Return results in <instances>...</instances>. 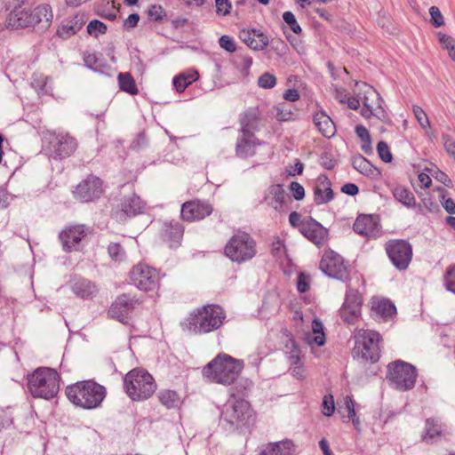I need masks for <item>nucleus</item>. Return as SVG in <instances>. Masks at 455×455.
Returning a JSON list of instances; mask_svg holds the SVG:
<instances>
[{
    "label": "nucleus",
    "instance_id": "obj_1",
    "mask_svg": "<svg viewBox=\"0 0 455 455\" xmlns=\"http://www.w3.org/2000/svg\"><path fill=\"white\" fill-rule=\"evenodd\" d=\"M243 367L242 361L220 354L204 366L203 375L212 382L230 385L235 380Z\"/></svg>",
    "mask_w": 455,
    "mask_h": 455
},
{
    "label": "nucleus",
    "instance_id": "obj_2",
    "mask_svg": "<svg viewBox=\"0 0 455 455\" xmlns=\"http://www.w3.org/2000/svg\"><path fill=\"white\" fill-rule=\"evenodd\" d=\"M66 395L76 406L91 410L102 403L106 396V389L92 380H86L68 386Z\"/></svg>",
    "mask_w": 455,
    "mask_h": 455
},
{
    "label": "nucleus",
    "instance_id": "obj_3",
    "mask_svg": "<svg viewBox=\"0 0 455 455\" xmlns=\"http://www.w3.org/2000/svg\"><path fill=\"white\" fill-rule=\"evenodd\" d=\"M28 388L34 397L52 399L59 393L60 375L52 368H37L28 376Z\"/></svg>",
    "mask_w": 455,
    "mask_h": 455
},
{
    "label": "nucleus",
    "instance_id": "obj_4",
    "mask_svg": "<svg viewBox=\"0 0 455 455\" xmlns=\"http://www.w3.org/2000/svg\"><path fill=\"white\" fill-rule=\"evenodd\" d=\"M225 318L226 315L222 307L217 305H207L191 313L188 323L195 333L204 334L219 329Z\"/></svg>",
    "mask_w": 455,
    "mask_h": 455
},
{
    "label": "nucleus",
    "instance_id": "obj_5",
    "mask_svg": "<svg viewBox=\"0 0 455 455\" xmlns=\"http://www.w3.org/2000/svg\"><path fill=\"white\" fill-rule=\"evenodd\" d=\"M124 387L128 396L133 401L149 398L156 388L154 378L140 368L132 369L124 376Z\"/></svg>",
    "mask_w": 455,
    "mask_h": 455
},
{
    "label": "nucleus",
    "instance_id": "obj_6",
    "mask_svg": "<svg viewBox=\"0 0 455 455\" xmlns=\"http://www.w3.org/2000/svg\"><path fill=\"white\" fill-rule=\"evenodd\" d=\"M354 357L375 363L379 358L381 338L379 332L361 329L355 333Z\"/></svg>",
    "mask_w": 455,
    "mask_h": 455
},
{
    "label": "nucleus",
    "instance_id": "obj_7",
    "mask_svg": "<svg viewBox=\"0 0 455 455\" xmlns=\"http://www.w3.org/2000/svg\"><path fill=\"white\" fill-rule=\"evenodd\" d=\"M225 254L232 261L243 263L251 260L257 253V243L246 232H238L231 236L225 246Z\"/></svg>",
    "mask_w": 455,
    "mask_h": 455
},
{
    "label": "nucleus",
    "instance_id": "obj_8",
    "mask_svg": "<svg viewBox=\"0 0 455 455\" xmlns=\"http://www.w3.org/2000/svg\"><path fill=\"white\" fill-rule=\"evenodd\" d=\"M416 368L408 363L395 361L387 365V379L389 385L399 391L404 392L414 387L417 379Z\"/></svg>",
    "mask_w": 455,
    "mask_h": 455
},
{
    "label": "nucleus",
    "instance_id": "obj_9",
    "mask_svg": "<svg viewBox=\"0 0 455 455\" xmlns=\"http://www.w3.org/2000/svg\"><path fill=\"white\" fill-rule=\"evenodd\" d=\"M221 416L225 421L235 427H247L254 421V414L250 403L244 399L235 397L225 403Z\"/></svg>",
    "mask_w": 455,
    "mask_h": 455
},
{
    "label": "nucleus",
    "instance_id": "obj_10",
    "mask_svg": "<svg viewBox=\"0 0 455 455\" xmlns=\"http://www.w3.org/2000/svg\"><path fill=\"white\" fill-rule=\"evenodd\" d=\"M132 283L140 291H155L160 285L159 272L148 265L138 264L130 272Z\"/></svg>",
    "mask_w": 455,
    "mask_h": 455
},
{
    "label": "nucleus",
    "instance_id": "obj_11",
    "mask_svg": "<svg viewBox=\"0 0 455 455\" xmlns=\"http://www.w3.org/2000/svg\"><path fill=\"white\" fill-rule=\"evenodd\" d=\"M387 253L394 266L404 270L408 267L412 258L411 245L404 240H393L386 244Z\"/></svg>",
    "mask_w": 455,
    "mask_h": 455
},
{
    "label": "nucleus",
    "instance_id": "obj_12",
    "mask_svg": "<svg viewBox=\"0 0 455 455\" xmlns=\"http://www.w3.org/2000/svg\"><path fill=\"white\" fill-rule=\"evenodd\" d=\"M362 116L365 118L376 116L379 120H385L387 113L381 105V98L378 92L371 86L364 85L363 97L362 99Z\"/></svg>",
    "mask_w": 455,
    "mask_h": 455
},
{
    "label": "nucleus",
    "instance_id": "obj_13",
    "mask_svg": "<svg viewBox=\"0 0 455 455\" xmlns=\"http://www.w3.org/2000/svg\"><path fill=\"white\" fill-rule=\"evenodd\" d=\"M320 268L326 275L332 278L342 280L347 275V267L343 258L333 251L324 252Z\"/></svg>",
    "mask_w": 455,
    "mask_h": 455
},
{
    "label": "nucleus",
    "instance_id": "obj_14",
    "mask_svg": "<svg viewBox=\"0 0 455 455\" xmlns=\"http://www.w3.org/2000/svg\"><path fill=\"white\" fill-rule=\"evenodd\" d=\"M29 22L28 28L31 27L38 31H45L52 24L53 14L52 7L47 4L36 6L32 10H27Z\"/></svg>",
    "mask_w": 455,
    "mask_h": 455
},
{
    "label": "nucleus",
    "instance_id": "obj_15",
    "mask_svg": "<svg viewBox=\"0 0 455 455\" xmlns=\"http://www.w3.org/2000/svg\"><path fill=\"white\" fill-rule=\"evenodd\" d=\"M362 299L358 291H348L340 309L341 318L347 323H355L361 316Z\"/></svg>",
    "mask_w": 455,
    "mask_h": 455
},
{
    "label": "nucleus",
    "instance_id": "obj_16",
    "mask_svg": "<svg viewBox=\"0 0 455 455\" xmlns=\"http://www.w3.org/2000/svg\"><path fill=\"white\" fill-rule=\"evenodd\" d=\"M87 229L84 225H76L66 228L60 234L63 249L66 251H77L81 242L86 237Z\"/></svg>",
    "mask_w": 455,
    "mask_h": 455
},
{
    "label": "nucleus",
    "instance_id": "obj_17",
    "mask_svg": "<svg viewBox=\"0 0 455 455\" xmlns=\"http://www.w3.org/2000/svg\"><path fill=\"white\" fill-rule=\"evenodd\" d=\"M102 191L101 180L97 177H89L76 188L74 196L82 202H90L98 198Z\"/></svg>",
    "mask_w": 455,
    "mask_h": 455
},
{
    "label": "nucleus",
    "instance_id": "obj_18",
    "mask_svg": "<svg viewBox=\"0 0 455 455\" xmlns=\"http://www.w3.org/2000/svg\"><path fill=\"white\" fill-rule=\"evenodd\" d=\"M138 303L137 299L127 294L118 296L108 309V315L121 323L128 322V315Z\"/></svg>",
    "mask_w": 455,
    "mask_h": 455
},
{
    "label": "nucleus",
    "instance_id": "obj_19",
    "mask_svg": "<svg viewBox=\"0 0 455 455\" xmlns=\"http://www.w3.org/2000/svg\"><path fill=\"white\" fill-rule=\"evenodd\" d=\"M76 148L77 142L76 139L68 134H59L50 142L51 155L54 157H68Z\"/></svg>",
    "mask_w": 455,
    "mask_h": 455
},
{
    "label": "nucleus",
    "instance_id": "obj_20",
    "mask_svg": "<svg viewBox=\"0 0 455 455\" xmlns=\"http://www.w3.org/2000/svg\"><path fill=\"white\" fill-rule=\"evenodd\" d=\"M212 212V207L206 202L194 200L186 202L181 207V216L184 220H200Z\"/></svg>",
    "mask_w": 455,
    "mask_h": 455
},
{
    "label": "nucleus",
    "instance_id": "obj_21",
    "mask_svg": "<svg viewBox=\"0 0 455 455\" xmlns=\"http://www.w3.org/2000/svg\"><path fill=\"white\" fill-rule=\"evenodd\" d=\"M300 233L315 244L323 245L327 240L328 231L312 218L303 220Z\"/></svg>",
    "mask_w": 455,
    "mask_h": 455
},
{
    "label": "nucleus",
    "instance_id": "obj_22",
    "mask_svg": "<svg viewBox=\"0 0 455 455\" xmlns=\"http://www.w3.org/2000/svg\"><path fill=\"white\" fill-rule=\"evenodd\" d=\"M145 204L136 195L124 197L120 209L116 210L114 214L116 220H124L127 217L135 216L143 212Z\"/></svg>",
    "mask_w": 455,
    "mask_h": 455
},
{
    "label": "nucleus",
    "instance_id": "obj_23",
    "mask_svg": "<svg viewBox=\"0 0 455 455\" xmlns=\"http://www.w3.org/2000/svg\"><path fill=\"white\" fill-rule=\"evenodd\" d=\"M334 197L331 180L326 175H320L315 180L314 188V200L316 204H323Z\"/></svg>",
    "mask_w": 455,
    "mask_h": 455
},
{
    "label": "nucleus",
    "instance_id": "obj_24",
    "mask_svg": "<svg viewBox=\"0 0 455 455\" xmlns=\"http://www.w3.org/2000/svg\"><path fill=\"white\" fill-rule=\"evenodd\" d=\"M6 9L13 8L6 16L5 19V28L10 29H19L23 28H28V23L29 22L28 11L25 9H20V6H15L13 4H7L5 5Z\"/></svg>",
    "mask_w": 455,
    "mask_h": 455
},
{
    "label": "nucleus",
    "instance_id": "obj_25",
    "mask_svg": "<svg viewBox=\"0 0 455 455\" xmlns=\"http://www.w3.org/2000/svg\"><path fill=\"white\" fill-rule=\"evenodd\" d=\"M183 226L178 221L164 223L161 236L171 248L178 247L183 237Z\"/></svg>",
    "mask_w": 455,
    "mask_h": 455
},
{
    "label": "nucleus",
    "instance_id": "obj_26",
    "mask_svg": "<svg viewBox=\"0 0 455 455\" xmlns=\"http://www.w3.org/2000/svg\"><path fill=\"white\" fill-rule=\"evenodd\" d=\"M258 145H260V142L254 133H241L237 139L235 154L242 158L249 157L254 155L255 148Z\"/></svg>",
    "mask_w": 455,
    "mask_h": 455
},
{
    "label": "nucleus",
    "instance_id": "obj_27",
    "mask_svg": "<svg viewBox=\"0 0 455 455\" xmlns=\"http://www.w3.org/2000/svg\"><path fill=\"white\" fill-rule=\"evenodd\" d=\"M239 37L247 46L254 51H262L268 45L267 36L259 30H242Z\"/></svg>",
    "mask_w": 455,
    "mask_h": 455
},
{
    "label": "nucleus",
    "instance_id": "obj_28",
    "mask_svg": "<svg viewBox=\"0 0 455 455\" xmlns=\"http://www.w3.org/2000/svg\"><path fill=\"white\" fill-rule=\"evenodd\" d=\"M355 233L365 236H375L379 232V224L371 215L359 216L353 226Z\"/></svg>",
    "mask_w": 455,
    "mask_h": 455
},
{
    "label": "nucleus",
    "instance_id": "obj_29",
    "mask_svg": "<svg viewBox=\"0 0 455 455\" xmlns=\"http://www.w3.org/2000/svg\"><path fill=\"white\" fill-rule=\"evenodd\" d=\"M73 292L82 299H92L98 292L97 286L90 280L75 278L72 284Z\"/></svg>",
    "mask_w": 455,
    "mask_h": 455
},
{
    "label": "nucleus",
    "instance_id": "obj_30",
    "mask_svg": "<svg viewBox=\"0 0 455 455\" xmlns=\"http://www.w3.org/2000/svg\"><path fill=\"white\" fill-rule=\"evenodd\" d=\"M259 455H295V448L289 440L269 443L265 445Z\"/></svg>",
    "mask_w": 455,
    "mask_h": 455
},
{
    "label": "nucleus",
    "instance_id": "obj_31",
    "mask_svg": "<svg viewBox=\"0 0 455 455\" xmlns=\"http://www.w3.org/2000/svg\"><path fill=\"white\" fill-rule=\"evenodd\" d=\"M314 123L319 132L326 138L335 135L336 126L333 121L324 112H318L314 116Z\"/></svg>",
    "mask_w": 455,
    "mask_h": 455
},
{
    "label": "nucleus",
    "instance_id": "obj_32",
    "mask_svg": "<svg viewBox=\"0 0 455 455\" xmlns=\"http://www.w3.org/2000/svg\"><path fill=\"white\" fill-rule=\"evenodd\" d=\"M84 20L82 16H75L71 20L64 21L57 33L61 38H68L76 34L82 28Z\"/></svg>",
    "mask_w": 455,
    "mask_h": 455
},
{
    "label": "nucleus",
    "instance_id": "obj_33",
    "mask_svg": "<svg viewBox=\"0 0 455 455\" xmlns=\"http://www.w3.org/2000/svg\"><path fill=\"white\" fill-rule=\"evenodd\" d=\"M371 309L384 320L393 317L396 314L395 306L387 299H373L371 302Z\"/></svg>",
    "mask_w": 455,
    "mask_h": 455
},
{
    "label": "nucleus",
    "instance_id": "obj_34",
    "mask_svg": "<svg viewBox=\"0 0 455 455\" xmlns=\"http://www.w3.org/2000/svg\"><path fill=\"white\" fill-rule=\"evenodd\" d=\"M353 167L365 176L379 174V171L363 156H356L352 158Z\"/></svg>",
    "mask_w": 455,
    "mask_h": 455
},
{
    "label": "nucleus",
    "instance_id": "obj_35",
    "mask_svg": "<svg viewBox=\"0 0 455 455\" xmlns=\"http://www.w3.org/2000/svg\"><path fill=\"white\" fill-rule=\"evenodd\" d=\"M199 75L195 70H189L180 74L173 78V85L177 92H183L193 82L196 81Z\"/></svg>",
    "mask_w": 455,
    "mask_h": 455
},
{
    "label": "nucleus",
    "instance_id": "obj_36",
    "mask_svg": "<svg viewBox=\"0 0 455 455\" xmlns=\"http://www.w3.org/2000/svg\"><path fill=\"white\" fill-rule=\"evenodd\" d=\"M392 194L398 202L406 207H413L416 204L413 193L403 186L395 187L392 190Z\"/></svg>",
    "mask_w": 455,
    "mask_h": 455
},
{
    "label": "nucleus",
    "instance_id": "obj_37",
    "mask_svg": "<svg viewBox=\"0 0 455 455\" xmlns=\"http://www.w3.org/2000/svg\"><path fill=\"white\" fill-rule=\"evenodd\" d=\"M312 334L307 338L309 345L315 344L323 346L325 343V334L323 331V325L318 319H314L312 322Z\"/></svg>",
    "mask_w": 455,
    "mask_h": 455
},
{
    "label": "nucleus",
    "instance_id": "obj_38",
    "mask_svg": "<svg viewBox=\"0 0 455 455\" xmlns=\"http://www.w3.org/2000/svg\"><path fill=\"white\" fill-rule=\"evenodd\" d=\"M258 116L255 112H246L240 119L241 133H254L258 130Z\"/></svg>",
    "mask_w": 455,
    "mask_h": 455
},
{
    "label": "nucleus",
    "instance_id": "obj_39",
    "mask_svg": "<svg viewBox=\"0 0 455 455\" xmlns=\"http://www.w3.org/2000/svg\"><path fill=\"white\" fill-rule=\"evenodd\" d=\"M51 80L49 76H44L42 73L36 72L33 74L31 85L37 91L38 94H48L52 91V86L48 85V82Z\"/></svg>",
    "mask_w": 455,
    "mask_h": 455
},
{
    "label": "nucleus",
    "instance_id": "obj_40",
    "mask_svg": "<svg viewBox=\"0 0 455 455\" xmlns=\"http://www.w3.org/2000/svg\"><path fill=\"white\" fill-rule=\"evenodd\" d=\"M160 403L168 409L178 408L180 403V397L172 390H162L158 394Z\"/></svg>",
    "mask_w": 455,
    "mask_h": 455
},
{
    "label": "nucleus",
    "instance_id": "obj_41",
    "mask_svg": "<svg viewBox=\"0 0 455 455\" xmlns=\"http://www.w3.org/2000/svg\"><path fill=\"white\" fill-rule=\"evenodd\" d=\"M445 430L438 419H427L426 420L425 440H433L434 438L444 435Z\"/></svg>",
    "mask_w": 455,
    "mask_h": 455
},
{
    "label": "nucleus",
    "instance_id": "obj_42",
    "mask_svg": "<svg viewBox=\"0 0 455 455\" xmlns=\"http://www.w3.org/2000/svg\"><path fill=\"white\" fill-rule=\"evenodd\" d=\"M118 82L120 89L131 95L138 93V88L136 86L133 77L129 73H120L118 75Z\"/></svg>",
    "mask_w": 455,
    "mask_h": 455
},
{
    "label": "nucleus",
    "instance_id": "obj_43",
    "mask_svg": "<svg viewBox=\"0 0 455 455\" xmlns=\"http://www.w3.org/2000/svg\"><path fill=\"white\" fill-rule=\"evenodd\" d=\"M272 114L276 120L287 122L293 119L294 113L288 108L287 103L282 102L273 108Z\"/></svg>",
    "mask_w": 455,
    "mask_h": 455
},
{
    "label": "nucleus",
    "instance_id": "obj_44",
    "mask_svg": "<svg viewBox=\"0 0 455 455\" xmlns=\"http://www.w3.org/2000/svg\"><path fill=\"white\" fill-rule=\"evenodd\" d=\"M107 26L99 20H92L87 25V32L91 36L97 37L99 35L105 34Z\"/></svg>",
    "mask_w": 455,
    "mask_h": 455
},
{
    "label": "nucleus",
    "instance_id": "obj_45",
    "mask_svg": "<svg viewBox=\"0 0 455 455\" xmlns=\"http://www.w3.org/2000/svg\"><path fill=\"white\" fill-rule=\"evenodd\" d=\"M344 408L347 412V418L352 420L355 426L358 425L359 419L356 417V412L355 410V402L348 395L344 398Z\"/></svg>",
    "mask_w": 455,
    "mask_h": 455
},
{
    "label": "nucleus",
    "instance_id": "obj_46",
    "mask_svg": "<svg viewBox=\"0 0 455 455\" xmlns=\"http://www.w3.org/2000/svg\"><path fill=\"white\" fill-rule=\"evenodd\" d=\"M412 111L420 126L425 130L430 129L429 119L422 108L415 105L413 106Z\"/></svg>",
    "mask_w": 455,
    "mask_h": 455
},
{
    "label": "nucleus",
    "instance_id": "obj_47",
    "mask_svg": "<svg viewBox=\"0 0 455 455\" xmlns=\"http://www.w3.org/2000/svg\"><path fill=\"white\" fill-rule=\"evenodd\" d=\"M258 84L261 88L271 89L276 84V78L273 74L265 72L259 77Z\"/></svg>",
    "mask_w": 455,
    "mask_h": 455
},
{
    "label": "nucleus",
    "instance_id": "obj_48",
    "mask_svg": "<svg viewBox=\"0 0 455 455\" xmlns=\"http://www.w3.org/2000/svg\"><path fill=\"white\" fill-rule=\"evenodd\" d=\"M108 251L112 259L116 261H122L125 257V252L119 243H110Z\"/></svg>",
    "mask_w": 455,
    "mask_h": 455
},
{
    "label": "nucleus",
    "instance_id": "obj_49",
    "mask_svg": "<svg viewBox=\"0 0 455 455\" xmlns=\"http://www.w3.org/2000/svg\"><path fill=\"white\" fill-rule=\"evenodd\" d=\"M377 151L383 162L390 163L392 161L393 156L386 142L379 141L377 145Z\"/></svg>",
    "mask_w": 455,
    "mask_h": 455
},
{
    "label": "nucleus",
    "instance_id": "obj_50",
    "mask_svg": "<svg viewBox=\"0 0 455 455\" xmlns=\"http://www.w3.org/2000/svg\"><path fill=\"white\" fill-rule=\"evenodd\" d=\"M323 413L330 417L334 413L335 411V404H334V399L331 395H324L323 399Z\"/></svg>",
    "mask_w": 455,
    "mask_h": 455
},
{
    "label": "nucleus",
    "instance_id": "obj_51",
    "mask_svg": "<svg viewBox=\"0 0 455 455\" xmlns=\"http://www.w3.org/2000/svg\"><path fill=\"white\" fill-rule=\"evenodd\" d=\"M440 43L443 47L449 52V56L455 62V44L453 39L448 36H442L440 37Z\"/></svg>",
    "mask_w": 455,
    "mask_h": 455
},
{
    "label": "nucleus",
    "instance_id": "obj_52",
    "mask_svg": "<svg viewBox=\"0 0 455 455\" xmlns=\"http://www.w3.org/2000/svg\"><path fill=\"white\" fill-rule=\"evenodd\" d=\"M283 19L294 33L299 34L301 32V28L298 24L296 18L291 12H284L283 14Z\"/></svg>",
    "mask_w": 455,
    "mask_h": 455
},
{
    "label": "nucleus",
    "instance_id": "obj_53",
    "mask_svg": "<svg viewBox=\"0 0 455 455\" xmlns=\"http://www.w3.org/2000/svg\"><path fill=\"white\" fill-rule=\"evenodd\" d=\"M444 282L447 290L455 293V265L451 266L444 275Z\"/></svg>",
    "mask_w": 455,
    "mask_h": 455
},
{
    "label": "nucleus",
    "instance_id": "obj_54",
    "mask_svg": "<svg viewBox=\"0 0 455 455\" xmlns=\"http://www.w3.org/2000/svg\"><path fill=\"white\" fill-rule=\"evenodd\" d=\"M84 61L85 66L92 70H98L100 68V65H98L99 59L94 52H84Z\"/></svg>",
    "mask_w": 455,
    "mask_h": 455
},
{
    "label": "nucleus",
    "instance_id": "obj_55",
    "mask_svg": "<svg viewBox=\"0 0 455 455\" xmlns=\"http://www.w3.org/2000/svg\"><path fill=\"white\" fill-rule=\"evenodd\" d=\"M429 13L431 15V22L435 28H439L443 25V17L437 6H431Z\"/></svg>",
    "mask_w": 455,
    "mask_h": 455
},
{
    "label": "nucleus",
    "instance_id": "obj_56",
    "mask_svg": "<svg viewBox=\"0 0 455 455\" xmlns=\"http://www.w3.org/2000/svg\"><path fill=\"white\" fill-rule=\"evenodd\" d=\"M442 140L446 152L455 160V139L451 135L444 134L443 135Z\"/></svg>",
    "mask_w": 455,
    "mask_h": 455
},
{
    "label": "nucleus",
    "instance_id": "obj_57",
    "mask_svg": "<svg viewBox=\"0 0 455 455\" xmlns=\"http://www.w3.org/2000/svg\"><path fill=\"white\" fill-rule=\"evenodd\" d=\"M270 195L274 196L275 202L278 204H283L287 196L283 188L280 185L272 186L269 190Z\"/></svg>",
    "mask_w": 455,
    "mask_h": 455
},
{
    "label": "nucleus",
    "instance_id": "obj_58",
    "mask_svg": "<svg viewBox=\"0 0 455 455\" xmlns=\"http://www.w3.org/2000/svg\"><path fill=\"white\" fill-rule=\"evenodd\" d=\"M219 44L222 49L228 52H234L236 49L234 40L227 35L220 36L219 39Z\"/></svg>",
    "mask_w": 455,
    "mask_h": 455
},
{
    "label": "nucleus",
    "instance_id": "obj_59",
    "mask_svg": "<svg viewBox=\"0 0 455 455\" xmlns=\"http://www.w3.org/2000/svg\"><path fill=\"white\" fill-rule=\"evenodd\" d=\"M215 4L218 14L226 16L230 12L231 4L229 0H215Z\"/></svg>",
    "mask_w": 455,
    "mask_h": 455
},
{
    "label": "nucleus",
    "instance_id": "obj_60",
    "mask_svg": "<svg viewBox=\"0 0 455 455\" xmlns=\"http://www.w3.org/2000/svg\"><path fill=\"white\" fill-rule=\"evenodd\" d=\"M310 277L308 275L300 273L298 276L297 288L299 292H306L309 288Z\"/></svg>",
    "mask_w": 455,
    "mask_h": 455
},
{
    "label": "nucleus",
    "instance_id": "obj_61",
    "mask_svg": "<svg viewBox=\"0 0 455 455\" xmlns=\"http://www.w3.org/2000/svg\"><path fill=\"white\" fill-rule=\"evenodd\" d=\"M291 191L292 193L293 197L296 200H301L305 196V189L298 182H291L290 186Z\"/></svg>",
    "mask_w": 455,
    "mask_h": 455
},
{
    "label": "nucleus",
    "instance_id": "obj_62",
    "mask_svg": "<svg viewBox=\"0 0 455 455\" xmlns=\"http://www.w3.org/2000/svg\"><path fill=\"white\" fill-rule=\"evenodd\" d=\"M148 15L155 20H160L164 15V11L160 5H152L148 10Z\"/></svg>",
    "mask_w": 455,
    "mask_h": 455
},
{
    "label": "nucleus",
    "instance_id": "obj_63",
    "mask_svg": "<svg viewBox=\"0 0 455 455\" xmlns=\"http://www.w3.org/2000/svg\"><path fill=\"white\" fill-rule=\"evenodd\" d=\"M271 252L275 257H280L283 253H284V245L280 239H276L272 243Z\"/></svg>",
    "mask_w": 455,
    "mask_h": 455
},
{
    "label": "nucleus",
    "instance_id": "obj_64",
    "mask_svg": "<svg viewBox=\"0 0 455 455\" xmlns=\"http://www.w3.org/2000/svg\"><path fill=\"white\" fill-rule=\"evenodd\" d=\"M442 205L450 214H455V202L451 198L443 196Z\"/></svg>",
    "mask_w": 455,
    "mask_h": 455
}]
</instances>
